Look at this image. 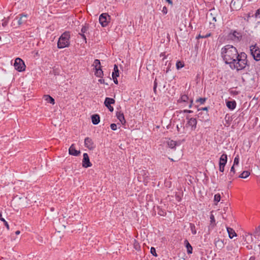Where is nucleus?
<instances>
[{"instance_id": "58836bf2", "label": "nucleus", "mask_w": 260, "mask_h": 260, "mask_svg": "<svg viewBox=\"0 0 260 260\" xmlns=\"http://www.w3.org/2000/svg\"><path fill=\"white\" fill-rule=\"evenodd\" d=\"M220 199H221V197L219 193L216 194L214 196V201H215L216 202H219L220 201Z\"/></svg>"}, {"instance_id": "2eb2a0df", "label": "nucleus", "mask_w": 260, "mask_h": 260, "mask_svg": "<svg viewBox=\"0 0 260 260\" xmlns=\"http://www.w3.org/2000/svg\"><path fill=\"white\" fill-rule=\"evenodd\" d=\"M69 152L70 155L74 156H78L80 154V151L79 150H77L75 149V147L74 144H72L69 149Z\"/></svg>"}, {"instance_id": "39448f33", "label": "nucleus", "mask_w": 260, "mask_h": 260, "mask_svg": "<svg viewBox=\"0 0 260 260\" xmlns=\"http://www.w3.org/2000/svg\"><path fill=\"white\" fill-rule=\"evenodd\" d=\"M14 66L15 69L19 72H22L25 70V65L24 62L20 58H16Z\"/></svg>"}, {"instance_id": "338daca9", "label": "nucleus", "mask_w": 260, "mask_h": 260, "mask_svg": "<svg viewBox=\"0 0 260 260\" xmlns=\"http://www.w3.org/2000/svg\"><path fill=\"white\" fill-rule=\"evenodd\" d=\"M202 114H203L202 112H200L198 114V117H200Z\"/></svg>"}, {"instance_id": "9b49d317", "label": "nucleus", "mask_w": 260, "mask_h": 260, "mask_svg": "<svg viewBox=\"0 0 260 260\" xmlns=\"http://www.w3.org/2000/svg\"><path fill=\"white\" fill-rule=\"evenodd\" d=\"M186 118L188 120L186 125L191 126L192 131H194L197 127V121L196 118H189V116H186Z\"/></svg>"}, {"instance_id": "c85d7f7f", "label": "nucleus", "mask_w": 260, "mask_h": 260, "mask_svg": "<svg viewBox=\"0 0 260 260\" xmlns=\"http://www.w3.org/2000/svg\"><path fill=\"white\" fill-rule=\"evenodd\" d=\"M168 145L170 148L174 149L175 148V146L177 145V142L173 140H170L168 141Z\"/></svg>"}, {"instance_id": "79ce46f5", "label": "nucleus", "mask_w": 260, "mask_h": 260, "mask_svg": "<svg viewBox=\"0 0 260 260\" xmlns=\"http://www.w3.org/2000/svg\"><path fill=\"white\" fill-rule=\"evenodd\" d=\"M1 220L3 221L4 225L6 226L7 229L8 230H9V226L8 223L7 222V221H6L4 218H2Z\"/></svg>"}, {"instance_id": "b1692460", "label": "nucleus", "mask_w": 260, "mask_h": 260, "mask_svg": "<svg viewBox=\"0 0 260 260\" xmlns=\"http://www.w3.org/2000/svg\"><path fill=\"white\" fill-rule=\"evenodd\" d=\"M210 225L209 228L213 229L214 228V226L216 225L215 219L214 216L213 215V214H211L210 215Z\"/></svg>"}, {"instance_id": "9d476101", "label": "nucleus", "mask_w": 260, "mask_h": 260, "mask_svg": "<svg viewBox=\"0 0 260 260\" xmlns=\"http://www.w3.org/2000/svg\"><path fill=\"white\" fill-rule=\"evenodd\" d=\"M84 145L89 150H93L95 148L93 140L89 137H86L84 140Z\"/></svg>"}, {"instance_id": "69168bd1", "label": "nucleus", "mask_w": 260, "mask_h": 260, "mask_svg": "<svg viewBox=\"0 0 260 260\" xmlns=\"http://www.w3.org/2000/svg\"><path fill=\"white\" fill-rule=\"evenodd\" d=\"M205 116H206V118H205L204 120H208V114H207V113H205Z\"/></svg>"}, {"instance_id": "4c0bfd02", "label": "nucleus", "mask_w": 260, "mask_h": 260, "mask_svg": "<svg viewBox=\"0 0 260 260\" xmlns=\"http://www.w3.org/2000/svg\"><path fill=\"white\" fill-rule=\"evenodd\" d=\"M207 100V98H199L196 100V103H200L201 104H204V103Z\"/></svg>"}, {"instance_id": "dca6fc26", "label": "nucleus", "mask_w": 260, "mask_h": 260, "mask_svg": "<svg viewBox=\"0 0 260 260\" xmlns=\"http://www.w3.org/2000/svg\"><path fill=\"white\" fill-rule=\"evenodd\" d=\"M214 244L216 247L219 250H221L224 247L223 241L219 238H215L214 240Z\"/></svg>"}, {"instance_id": "bf43d9fd", "label": "nucleus", "mask_w": 260, "mask_h": 260, "mask_svg": "<svg viewBox=\"0 0 260 260\" xmlns=\"http://www.w3.org/2000/svg\"><path fill=\"white\" fill-rule=\"evenodd\" d=\"M7 24H8V22L7 21H4L3 23H2V25L3 26H6V25H7Z\"/></svg>"}, {"instance_id": "680f3d73", "label": "nucleus", "mask_w": 260, "mask_h": 260, "mask_svg": "<svg viewBox=\"0 0 260 260\" xmlns=\"http://www.w3.org/2000/svg\"><path fill=\"white\" fill-rule=\"evenodd\" d=\"M200 38H202V35L199 34L198 36L196 37V39L198 40Z\"/></svg>"}, {"instance_id": "49530a36", "label": "nucleus", "mask_w": 260, "mask_h": 260, "mask_svg": "<svg viewBox=\"0 0 260 260\" xmlns=\"http://www.w3.org/2000/svg\"><path fill=\"white\" fill-rule=\"evenodd\" d=\"M224 167H224L223 166L219 165V171L223 173L224 172Z\"/></svg>"}, {"instance_id": "473e14b6", "label": "nucleus", "mask_w": 260, "mask_h": 260, "mask_svg": "<svg viewBox=\"0 0 260 260\" xmlns=\"http://www.w3.org/2000/svg\"><path fill=\"white\" fill-rule=\"evenodd\" d=\"M190 230L193 235H195L197 233V231L196 230V226L194 224L192 223H190L189 224Z\"/></svg>"}, {"instance_id": "13d9d810", "label": "nucleus", "mask_w": 260, "mask_h": 260, "mask_svg": "<svg viewBox=\"0 0 260 260\" xmlns=\"http://www.w3.org/2000/svg\"><path fill=\"white\" fill-rule=\"evenodd\" d=\"M211 36V33L209 32V33H207L206 35H205V37H206V38H207L210 37Z\"/></svg>"}, {"instance_id": "4468645a", "label": "nucleus", "mask_w": 260, "mask_h": 260, "mask_svg": "<svg viewBox=\"0 0 260 260\" xmlns=\"http://www.w3.org/2000/svg\"><path fill=\"white\" fill-rule=\"evenodd\" d=\"M28 18L27 14H20L19 15V16L17 17L18 19V23L19 25H21L22 24L25 23L27 21V19Z\"/></svg>"}, {"instance_id": "f8f14e48", "label": "nucleus", "mask_w": 260, "mask_h": 260, "mask_svg": "<svg viewBox=\"0 0 260 260\" xmlns=\"http://www.w3.org/2000/svg\"><path fill=\"white\" fill-rule=\"evenodd\" d=\"M83 158L82 159V166L84 168H87L92 166V164L90 162L88 155L86 153H83Z\"/></svg>"}, {"instance_id": "393cba45", "label": "nucleus", "mask_w": 260, "mask_h": 260, "mask_svg": "<svg viewBox=\"0 0 260 260\" xmlns=\"http://www.w3.org/2000/svg\"><path fill=\"white\" fill-rule=\"evenodd\" d=\"M44 99L48 103L52 104V105L55 104L54 99L49 95H44Z\"/></svg>"}, {"instance_id": "603ef678", "label": "nucleus", "mask_w": 260, "mask_h": 260, "mask_svg": "<svg viewBox=\"0 0 260 260\" xmlns=\"http://www.w3.org/2000/svg\"><path fill=\"white\" fill-rule=\"evenodd\" d=\"M99 82L100 83H101L106 84L108 85V84H107V83H106L105 82V80H104V79H99Z\"/></svg>"}, {"instance_id": "f3484780", "label": "nucleus", "mask_w": 260, "mask_h": 260, "mask_svg": "<svg viewBox=\"0 0 260 260\" xmlns=\"http://www.w3.org/2000/svg\"><path fill=\"white\" fill-rule=\"evenodd\" d=\"M228 161V156L226 154H222L219 158V165L225 167Z\"/></svg>"}, {"instance_id": "c9c22d12", "label": "nucleus", "mask_w": 260, "mask_h": 260, "mask_svg": "<svg viewBox=\"0 0 260 260\" xmlns=\"http://www.w3.org/2000/svg\"><path fill=\"white\" fill-rule=\"evenodd\" d=\"M176 68L178 70H179L184 67V63H183V62H182L180 61H178L176 62Z\"/></svg>"}, {"instance_id": "c756f323", "label": "nucleus", "mask_w": 260, "mask_h": 260, "mask_svg": "<svg viewBox=\"0 0 260 260\" xmlns=\"http://www.w3.org/2000/svg\"><path fill=\"white\" fill-rule=\"evenodd\" d=\"M94 74L98 77H102V76H103V72L101 68L95 69Z\"/></svg>"}, {"instance_id": "8fccbe9b", "label": "nucleus", "mask_w": 260, "mask_h": 260, "mask_svg": "<svg viewBox=\"0 0 260 260\" xmlns=\"http://www.w3.org/2000/svg\"><path fill=\"white\" fill-rule=\"evenodd\" d=\"M192 103H193V100H192V99H190V100H189V105H188V107H189V108H191V107H192Z\"/></svg>"}, {"instance_id": "f257e3e1", "label": "nucleus", "mask_w": 260, "mask_h": 260, "mask_svg": "<svg viewBox=\"0 0 260 260\" xmlns=\"http://www.w3.org/2000/svg\"><path fill=\"white\" fill-rule=\"evenodd\" d=\"M221 54L225 63L229 64L232 70L237 71L244 69L247 66V54L245 52L238 53L236 47L226 45L221 49Z\"/></svg>"}, {"instance_id": "6e6d98bb", "label": "nucleus", "mask_w": 260, "mask_h": 260, "mask_svg": "<svg viewBox=\"0 0 260 260\" xmlns=\"http://www.w3.org/2000/svg\"><path fill=\"white\" fill-rule=\"evenodd\" d=\"M228 209H229L228 207H224V208H223L224 214H225L226 212L228 211Z\"/></svg>"}, {"instance_id": "e433bc0d", "label": "nucleus", "mask_w": 260, "mask_h": 260, "mask_svg": "<svg viewBox=\"0 0 260 260\" xmlns=\"http://www.w3.org/2000/svg\"><path fill=\"white\" fill-rule=\"evenodd\" d=\"M134 246L136 250H139L140 249L139 243L136 240H134Z\"/></svg>"}, {"instance_id": "a211bd4d", "label": "nucleus", "mask_w": 260, "mask_h": 260, "mask_svg": "<svg viewBox=\"0 0 260 260\" xmlns=\"http://www.w3.org/2000/svg\"><path fill=\"white\" fill-rule=\"evenodd\" d=\"M116 117L117 119L121 122L122 124L124 125L126 123L124 114L121 111H118L116 112Z\"/></svg>"}, {"instance_id": "412c9836", "label": "nucleus", "mask_w": 260, "mask_h": 260, "mask_svg": "<svg viewBox=\"0 0 260 260\" xmlns=\"http://www.w3.org/2000/svg\"><path fill=\"white\" fill-rule=\"evenodd\" d=\"M115 102V101L114 99L110 98H106L104 102V105L107 107V106H110L111 104H114Z\"/></svg>"}, {"instance_id": "bb28decb", "label": "nucleus", "mask_w": 260, "mask_h": 260, "mask_svg": "<svg viewBox=\"0 0 260 260\" xmlns=\"http://www.w3.org/2000/svg\"><path fill=\"white\" fill-rule=\"evenodd\" d=\"M250 175V172L248 171H243L240 175L238 176V178H246Z\"/></svg>"}, {"instance_id": "1a4fd4ad", "label": "nucleus", "mask_w": 260, "mask_h": 260, "mask_svg": "<svg viewBox=\"0 0 260 260\" xmlns=\"http://www.w3.org/2000/svg\"><path fill=\"white\" fill-rule=\"evenodd\" d=\"M89 24L85 23L84 25L82 26L81 29V32L79 33V35L84 40L85 43H86V35L89 34Z\"/></svg>"}, {"instance_id": "5fc2aeb1", "label": "nucleus", "mask_w": 260, "mask_h": 260, "mask_svg": "<svg viewBox=\"0 0 260 260\" xmlns=\"http://www.w3.org/2000/svg\"><path fill=\"white\" fill-rule=\"evenodd\" d=\"M157 84H158V83H157V78H155V80H154V86H157Z\"/></svg>"}, {"instance_id": "37998d69", "label": "nucleus", "mask_w": 260, "mask_h": 260, "mask_svg": "<svg viewBox=\"0 0 260 260\" xmlns=\"http://www.w3.org/2000/svg\"><path fill=\"white\" fill-rule=\"evenodd\" d=\"M175 198L176 200L178 202H180L181 200V196L180 194H177V193L175 194Z\"/></svg>"}, {"instance_id": "20e7f679", "label": "nucleus", "mask_w": 260, "mask_h": 260, "mask_svg": "<svg viewBox=\"0 0 260 260\" xmlns=\"http://www.w3.org/2000/svg\"><path fill=\"white\" fill-rule=\"evenodd\" d=\"M250 51L251 55L252 56L254 59L256 61H259L260 48L257 45V44L250 46Z\"/></svg>"}, {"instance_id": "052dcab7", "label": "nucleus", "mask_w": 260, "mask_h": 260, "mask_svg": "<svg viewBox=\"0 0 260 260\" xmlns=\"http://www.w3.org/2000/svg\"><path fill=\"white\" fill-rule=\"evenodd\" d=\"M166 2H167L169 4L172 5H173V2L172 0H166Z\"/></svg>"}, {"instance_id": "a878e982", "label": "nucleus", "mask_w": 260, "mask_h": 260, "mask_svg": "<svg viewBox=\"0 0 260 260\" xmlns=\"http://www.w3.org/2000/svg\"><path fill=\"white\" fill-rule=\"evenodd\" d=\"M112 77H117L119 76V70L118 66L116 64H114L113 72L112 74Z\"/></svg>"}, {"instance_id": "6e6552de", "label": "nucleus", "mask_w": 260, "mask_h": 260, "mask_svg": "<svg viewBox=\"0 0 260 260\" xmlns=\"http://www.w3.org/2000/svg\"><path fill=\"white\" fill-rule=\"evenodd\" d=\"M242 1L232 0L230 4V8L232 11H238L242 8Z\"/></svg>"}, {"instance_id": "0eeeda50", "label": "nucleus", "mask_w": 260, "mask_h": 260, "mask_svg": "<svg viewBox=\"0 0 260 260\" xmlns=\"http://www.w3.org/2000/svg\"><path fill=\"white\" fill-rule=\"evenodd\" d=\"M110 16L107 13H103L99 17V21L103 27L107 26L110 22Z\"/></svg>"}, {"instance_id": "aec40b11", "label": "nucleus", "mask_w": 260, "mask_h": 260, "mask_svg": "<svg viewBox=\"0 0 260 260\" xmlns=\"http://www.w3.org/2000/svg\"><path fill=\"white\" fill-rule=\"evenodd\" d=\"M91 121L93 124L96 125L100 121V117L98 114H94L91 116Z\"/></svg>"}, {"instance_id": "3c124183", "label": "nucleus", "mask_w": 260, "mask_h": 260, "mask_svg": "<svg viewBox=\"0 0 260 260\" xmlns=\"http://www.w3.org/2000/svg\"><path fill=\"white\" fill-rule=\"evenodd\" d=\"M107 108L109 109V110L110 111V112H113V110H114V108L112 106H107Z\"/></svg>"}, {"instance_id": "7c9ffc66", "label": "nucleus", "mask_w": 260, "mask_h": 260, "mask_svg": "<svg viewBox=\"0 0 260 260\" xmlns=\"http://www.w3.org/2000/svg\"><path fill=\"white\" fill-rule=\"evenodd\" d=\"M140 175H142L144 179H147L148 177L149 173L146 170H142L140 171Z\"/></svg>"}, {"instance_id": "c03bdc74", "label": "nucleus", "mask_w": 260, "mask_h": 260, "mask_svg": "<svg viewBox=\"0 0 260 260\" xmlns=\"http://www.w3.org/2000/svg\"><path fill=\"white\" fill-rule=\"evenodd\" d=\"M110 127L113 131H115L117 129V125L115 123H112L110 125Z\"/></svg>"}, {"instance_id": "7ed1b4c3", "label": "nucleus", "mask_w": 260, "mask_h": 260, "mask_svg": "<svg viewBox=\"0 0 260 260\" xmlns=\"http://www.w3.org/2000/svg\"><path fill=\"white\" fill-rule=\"evenodd\" d=\"M70 34L69 31H65L59 37L57 42V47L59 49L67 47L70 45Z\"/></svg>"}, {"instance_id": "f704fd0d", "label": "nucleus", "mask_w": 260, "mask_h": 260, "mask_svg": "<svg viewBox=\"0 0 260 260\" xmlns=\"http://www.w3.org/2000/svg\"><path fill=\"white\" fill-rule=\"evenodd\" d=\"M239 164V156L237 155L234 158V164L233 166H238Z\"/></svg>"}, {"instance_id": "72a5a7b5", "label": "nucleus", "mask_w": 260, "mask_h": 260, "mask_svg": "<svg viewBox=\"0 0 260 260\" xmlns=\"http://www.w3.org/2000/svg\"><path fill=\"white\" fill-rule=\"evenodd\" d=\"M157 208L158 209V214L159 215L165 216L166 215V212L164 210L160 208L159 207H157Z\"/></svg>"}, {"instance_id": "ea45409f", "label": "nucleus", "mask_w": 260, "mask_h": 260, "mask_svg": "<svg viewBox=\"0 0 260 260\" xmlns=\"http://www.w3.org/2000/svg\"><path fill=\"white\" fill-rule=\"evenodd\" d=\"M151 253L154 256L156 257L157 256L155 248L152 247L150 249Z\"/></svg>"}, {"instance_id": "cd10ccee", "label": "nucleus", "mask_w": 260, "mask_h": 260, "mask_svg": "<svg viewBox=\"0 0 260 260\" xmlns=\"http://www.w3.org/2000/svg\"><path fill=\"white\" fill-rule=\"evenodd\" d=\"M93 66H94V68L95 70L101 68V62L100 60L98 59H95L93 62Z\"/></svg>"}, {"instance_id": "a18cd8bd", "label": "nucleus", "mask_w": 260, "mask_h": 260, "mask_svg": "<svg viewBox=\"0 0 260 260\" xmlns=\"http://www.w3.org/2000/svg\"><path fill=\"white\" fill-rule=\"evenodd\" d=\"M162 12L164 14H167V13H168V9H167V8L166 6H164L162 8Z\"/></svg>"}, {"instance_id": "a19ab883", "label": "nucleus", "mask_w": 260, "mask_h": 260, "mask_svg": "<svg viewBox=\"0 0 260 260\" xmlns=\"http://www.w3.org/2000/svg\"><path fill=\"white\" fill-rule=\"evenodd\" d=\"M254 17L255 18H260V8L256 11L254 14Z\"/></svg>"}, {"instance_id": "864d4df0", "label": "nucleus", "mask_w": 260, "mask_h": 260, "mask_svg": "<svg viewBox=\"0 0 260 260\" xmlns=\"http://www.w3.org/2000/svg\"><path fill=\"white\" fill-rule=\"evenodd\" d=\"M183 112H184V113H192V112H193V111H191V110H184L183 111Z\"/></svg>"}, {"instance_id": "4be33fe9", "label": "nucleus", "mask_w": 260, "mask_h": 260, "mask_svg": "<svg viewBox=\"0 0 260 260\" xmlns=\"http://www.w3.org/2000/svg\"><path fill=\"white\" fill-rule=\"evenodd\" d=\"M226 229L229 234V237L230 239H232L234 237L237 236L235 231L232 228L227 227Z\"/></svg>"}, {"instance_id": "6ab92c4d", "label": "nucleus", "mask_w": 260, "mask_h": 260, "mask_svg": "<svg viewBox=\"0 0 260 260\" xmlns=\"http://www.w3.org/2000/svg\"><path fill=\"white\" fill-rule=\"evenodd\" d=\"M236 102L235 100L226 102V105L227 107L231 110H234L236 108Z\"/></svg>"}, {"instance_id": "09e8293b", "label": "nucleus", "mask_w": 260, "mask_h": 260, "mask_svg": "<svg viewBox=\"0 0 260 260\" xmlns=\"http://www.w3.org/2000/svg\"><path fill=\"white\" fill-rule=\"evenodd\" d=\"M112 78H113V79L114 83L116 84H118V80L117 79V77H112Z\"/></svg>"}, {"instance_id": "774afa93", "label": "nucleus", "mask_w": 260, "mask_h": 260, "mask_svg": "<svg viewBox=\"0 0 260 260\" xmlns=\"http://www.w3.org/2000/svg\"><path fill=\"white\" fill-rule=\"evenodd\" d=\"M180 127L178 125H177V131L178 132H179L180 131Z\"/></svg>"}, {"instance_id": "423d86ee", "label": "nucleus", "mask_w": 260, "mask_h": 260, "mask_svg": "<svg viewBox=\"0 0 260 260\" xmlns=\"http://www.w3.org/2000/svg\"><path fill=\"white\" fill-rule=\"evenodd\" d=\"M217 13L215 11L214 9L210 10V12L207 13L206 18L209 21L210 24H213L214 26L215 23L216 22Z\"/></svg>"}, {"instance_id": "f03ea898", "label": "nucleus", "mask_w": 260, "mask_h": 260, "mask_svg": "<svg viewBox=\"0 0 260 260\" xmlns=\"http://www.w3.org/2000/svg\"><path fill=\"white\" fill-rule=\"evenodd\" d=\"M228 40L239 42L243 39V32L241 30L231 29L227 35Z\"/></svg>"}, {"instance_id": "5701e85b", "label": "nucleus", "mask_w": 260, "mask_h": 260, "mask_svg": "<svg viewBox=\"0 0 260 260\" xmlns=\"http://www.w3.org/2000/svg\"><path fill=\"white\" fill-rule=\"evenodd\" d=\"M184 244L187 248V252L188 254H191L192 253V247L190 244L187 240H185Z\"/></svg>"}, {"instance_id": "2f4dec72", "label": "nucleus", "mask_w": 260, "mask_h": 260, "mask_svg": "<svg viewBox=\"0 0 260 260\" xmlns=\"http://www.w3.org/2000/svg\"><path fill=\"white\" fill-rule=\"evenodd\" d=\"M189 100V98L187 95L184 94L182 95L180 99L179 100V101H181V102L186 103L187 102V101Z\"/></svg>"}, {"instance_id": "4d7b16f0", "label": "nucleus", "mask_w": 260, "mask_h": 260, "mask_svg": "<svg viewBox=\"0 0 260 260\" xmlns=\"http://www.w3.org/2000/svg\"><path fill=\"white\" fill-rule=\"evenodd\" d=\"M157 87L155 86H153V91L154 93L156 94L157 93V90H156Z\"/></svg>"}, {"instance_id": "e2e57ef3", "label": "nucleus", "mask_w": 260, "mask_h": 260, "mask_svg": "<svg viewBox=\"0 0 260 260\" xmlns=\"http://www.w3.org/2000/svg\"><path fill=\"white\" fill-rule=\"evenodd\" d=\"M222 216L223 219L226 218V216H225V214H224V213H222Z\"/></svg>"}, {"instance_id": "de8ad7c7", "label": "nucleus", "mask_w": 260, "mask_h": 260, "mask_svg": "<svg viewBox=\"0 0 260 260\" xmlns=\"http://www.w3.org/2000/svg\"><path fill=\"white\" fill-rule=\"evenodd\" d=\"M256 233L258 236H260V225L258 226L256 229Z\"/></svg>"}, {"instance_id": "0e129e2a", "label": "nucleus", "mask_w": 260, "mask_h": 260, "mask_svg": "<svg viewBox=\"0 0 260 260\" xmlns=\"http://www.w3.org/2000/svg\"><path fill=\"white\" fill-rule=\"evenodd\" d=\"M208 107H204V108H202L201 110H205V111H208Z\"/></svg>"}, {"instance_id": "ddd939ff", "label": "nucleus", "mask_w": 260, "mask_h": 260, "mask_svg": "<svg viewBox=\"0 0 260 260\" xmlns=\"http://www.w3.org/2000/svg\"><path fill=\"white\" fill-rule=\"evenodd\" d=\"M228 179L230 180V182L232 183V181L237 178L236 175V170L235 166H233L231 168L230 171L227 177Z\"/></svg>"}]
</instances>
